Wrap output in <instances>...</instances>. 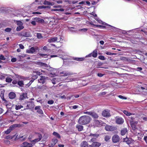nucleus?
Segmentation results:
<instances>
[{"label":"nucleus","instance_id":"obj_1","mask_svg":"<svg viewBox=\"0 0 147 147\" xmlns=\"http://www.w3.org/2000/svg\"><path fill=\"white\" fill-rule=\"evenodd\" d=\"M101 126H105V129H113L112 126L106 125L105 123L102 121H99L97 120H94L93 124L89 125L88 127L89 128H94L97 127H100Z\"/></svg>","mask_w":147,"mask_h":147},{"label":"nucleus","instance_id":"obj_2","mask_svg":"<svg viewBox=\"0 0 147 147\" xmlns=\"http://www.w3.org/2000/svg\"><path fill=\"white\" fill-rule=\"evenodd\" d=\"M91 119V118L89 116H83L80 117L78 122L80 124L86 125L90 122Z\"/></svg>","mask_w":147,"mask_h":147},{"label":"nucleus","instance_id":"obj_3","mask_svg":"<svg viewBox=\"0 0 147 147\" xmlns=\"http://www.w3.org/2000/svg\"><path fill=\"white\" fill-rule=\"evenodd\" d=\"M42 74V73L38 70H36L33 71L32 75V79L28 83V87L34 82V80L37 78L38 75L40 76Z\"/></svg>","mask_w":147,"mask_h":147},{"label":"nucleus","instance_id":"obj_4","mask_svg":"<svg viewBox=\"0 0 147 147\" xmlns=\"http://www.w3.org/2000/svg\"><path fill=\"white\" fill-rule=\"evenodd\" d=\"M36 64L40 67L42 68H47V69L51 71L52 70L53 68L47 65L46 63L41 62L40 61H37L36 62Z\"/></svg>","mask_w":147,"mask_h":147},{"label":"nucleus","instance_id":"obj_5","mask_svg":"<svg viewBox=\"0 0 147 147\" xmlns=\"http://www.w3.org/2000/svg\"><path fill=\"white\" fill-rule=\"evenodd\" d=\"M40 78L38 80V82L42 84H46V82L48 79V77L41 76H40Z\"/></svg>","mask_w":147,"mask_h":147},{"label":"nucleus","instance_id":"obj_6","mask_svg":"<svg viewBox=\"0 0 147 147\" xmlns=\"http://www.w3.org/2000/svg\"><path fill=\"white\" fill-rule=\"evenodd\" d=\"M40 49L37 47H32L28 50V53H33L35 52L38 51Z\"/></svg>","mask_w":147,"mask_h":147},{"label":"nucleus","instance_id":"obj_7","mask_svg":"<svg viewBox=\"0 0 147 147\" xmlns=\"http://www.w3.org/2000/svg\"><path fill=\"white\" fill-rule=\"evenodd\" d=\"M28 123L27 122H23L20 124H15L13 125H11L9 129H11L12 128L14 127H20L22 126H23L24 124H27Z\"/></svg>","mask_w":147,"mask_h":147},{"label":"nucleus","instance_id":"obj_8","mask_svg":"<svg viewBox=\"0 0 147 147\" xmlns=\"http://www.w3.org/2000/svg\"><path fill=\"white\" fill-rule=\"evenodd\" d=\"M106 25H96V27H99L100 28H102L103 29L110 30H115L114 28H113L111 27H107V26H106Z\"/></svg>","mask_w":147,"mask_h":147},{"label":"nucleus","instance_id":"obj_9","mask_svg":"<svg viewBox=\"0 0 147 147\" xmlns=\"http://www.w3.org/2000/svg\"><path fill=\"white\" fill-rule=\"evenodd\" d=\"M102 115L105 117H107L111 116L110 111L108 109H105L102 111Z\"/></svg>","mask_w":147,"mask_h":147},{"label":"nucleus","instance_id":"obj_10","mask_svg":"<svg viewBox=\"0 0 147 147\" xmlns=\"http://www.w3.org/2000/svg\"><path fill=\"white\" fill-rule=\"evenodd\" d=\"M59 73L61 74H63V76L64 77L72 75L74 74L73 73L68 71H61Z\"/></svg>","mask_w":147,"mask_h":147},{"label":"nucleus","instance_id":"obj_11","mask_svg":"<svg viewBox=\"0 0 147 147\" xmlns=\"http://www.w3.org/2000/svg\"><path fill=\"white\" fill-rule=\"evenodd\" d=\"M36 135L38 137V138L32 140L31 141V142L35 143L38 142L41 140L42 138V136L41 134L38 133H37L36 134Z\"/></svg>","mask_w":147,"mask_h":147},{"label":"nucleus","instance_id":"obj_12","mask_svg":"<svg viewBox=\"0 0 147 147\" xmlns=\"http://www.w3.org/2000/svg\"><path fill=\"white\" fill-rule=\"evenodd\" d=\"M124 142H125L128 144H129L134 142V140L131 138H128L127 137L123 139Z\"/></svg>","mask_w":147,"mask_h":147},{"label":"nucleus","instance_id":"obj_13","mask_svg":"<svg viewBox=\"0 0 147 147\" xmlns=\"http://www.w3.org/2000/svg\"><path fill=\"white\" fill-rule=\"evenodd\" d=\"M119 137L117 135H115L112 137V140L113 143H117L119 141Z\"/></svg>","mask_w":147,"mask_h":147},{"label":"nucleus","instance_id":"obj_14","mask_svg":"<svg viewBox=\"0 0 147 147\" xmlns=\"http://www.w3.org/2000/svg\"><path fill=\"white\" fill-rule=\"evenodd\" d=\"M124 122L123 119L120 117H117L116 118V122L119 124H122Z\"/></svg>","mask_w":147,"mask_h":147},{"label":"nucleus","instance_id":"obj_15","mask_svg":"<svg viewBox=\"0 0 147 147\" xmlns=\"http://www.w3.org/2000/svg\"><path fill=\"white\" fill-rule=\"evenodd\" d=\"M35 106L34 103L33 101H28V109L32 111Z\"/></svg>","mask_w":147,"mask_h":147},{"label":"nucleus","instance_id":"obj_16","mask_svg":"<svg viewBox=\"0 0 147 147\" xmlns=\"http://www.w3.org/2000/svg\"><path fill=\"white\" fill-rule=\"evenodd\" d=\"M5 90H4L1 89L0 90V96L3 100L5 101V102H7V101L4 98V94Z\"/></svg>","mask_w":147,"mask_h":147},{"label":"nucleus","instance_id":"obj_17","mask_svg":"<svg viewBox=\"0 0 147 147\" xmlns=\"http://www.w3.org/2000/svg\"><path fill=\"white\" fill-rule=\"evenodd\" d=\"M98 22L100 24H101L102 25H106V26H108L111 27H112L113 28H114L115 30H116L117 29H119L118 28H116L114 26H112L111 25H109L105 22H103L101 20H99Z\"/></svg>","mask_w":147,"mask_h":147},{"label":"nucleus","instance_id":"obj_18","mask_svg":"<svg viewBox=\"0 0 147 147\" xmlns=\"http://www.w3.org/2000/svg\"><path fill=\"white\" fill-rule=\"evenodd\" d=\"M33 20H35L37 22L39 23L43 24L45 22V21L43 19L39 18H33Z\"/></svg>","mask_w":147,"mask_h":147},{"label":"nucleus","instance_id":"obj_19","mask_svg":"<svg viewBox=\"0 0 147 147\" xmlns=\"http://www.w3.org/2000/svg\"><path fill=\"white\" fill-rule=\"evenodd\" d=\"M101 145L100 143L94 142H93L92 144L90 145H89V147H99Z\"/></svg>","mask_w":147,"mask_h":147},{"label":"nucleus","instance_id":"obj_20","mask_svg":"<svg viewBox=\"0 0 147 147\" xmlns=\"http://www.w3.org/2000/svg\"><path fill=\"white\" fill-rule=\"evenodd\" d=\"M58 40V38L56 37H52L50 38L48 40V42L49 43L55 42L56 41L57 42Z\"/></svg>","mask_w":147,"mask_h":147},{"label":"nucleus","instance_id":"obj_21","mask_svg":"<svg viewBox=\"0 0 147 147\" xmlns=\"http://www.w3.org/2000/svg\"><path fill=\"white\" fill-rule=\"evenodd\" d=\"M130 125L132 127V129H137L136 127V125L138 124V122L137 121H134L129 122Z\"/></svg>","mask_w":147,"mask_h":147},{"label":"nucleus","instance_id":"obj_22","mask_svg":"<svg viewBox=\"0 0 147 147\" xmlns=\"http://www.w3.org/2000/svg\"><path fill=\"white\" fill-rule=\"evenodd\" d=\"M16 96V94L13 92H11L9 94V97L11 99L14 98Z\"/></svg>","mask_w":147,"mask_h":147},{"label":"nucleus","instance_id":"obj_23","mask_svg":"<svg viewBox=\"0 0 147 147\" xmlns=\"http://www.w3.org/2000/svg\"><path fill=\"white\" fill-rule=\"evenodd\" d=\"M91 53H92V56L94 58L96 57L98 55L97 51L96 49H95Z\"/></svg>","mask_w":147,"mask_h":147},{"label":"nucleus","instance_id":"obj_24","mask_svg":"<svg viewBox=\"0 0 147 147\" xmlns=\"http://www.w3.org/2000/svg\"><path fill=\"white\" fill-rule=\"evenodd\" d=\"M63 61V64L66 65H68L69 64V63L71 62V60L70 58H69V59L64 60Z\"/></svg>","mask_w":147,"mask_h":147},{"label":"nucleus","instance_id":"obj_25","mask_svg":"<svg viewBox=\"0 0 147 147\" xmlns=\"http://www.w3.org/2000/svg\"><path fill=\"white\" fill-rule=\"evenodd\" d=\"M73 59L75 60L81 61H84L85 59V57H73Z\"/></svg>","mask_w":147,"mask_h":147},{"label":"nucleus","instance_id":"obj_26","mask_svg":"<svg viewBox=\"0 0 147 147\" xmlns=\"http://www.w3.org/2000/svg\"><path fill=\"white\" fill-rule=\"evenodd\" d=\"M8 74H5L1 73L0 74V80H4L5 77L8 76Z\"/></svg>","mask_w":147,"mask_h":147},{"label":"nucleus","instance_id":"obj_27","mask_svg":"<svg viewBox=\"0 0 147 147\" xmlns=\"http://www.w3.org/2000/svg\"><path fill=\"white\" fill-rule=\"evenodd\" d=\"M90 135L95 138H92L91 139V141L92 142L94 141L95 140V138H98L99 136V135L96 134H91Z\"/></svg>","mask_w":147,"mask_h":147},{"label":"nucleus","instance_id":"obj_28","mask_svg":"<svg viewBox=\"0 0 147 147\" xmlns=\"http://www.w3.org/2000/svg\"><path fill=\"white\" fill-rule=\"evenodd\" d=\"M60 57L62 59L63 61L64 60H66L67 59H69V58H70V57L67 55H65V54L61 55Z\"/></svg>","mask_w":147,"mask_h":147},{"label":"nucleus","instance_id":"obj_29","mask_svg":"<svg viewBox=\"0 0 147 147\" xmlns=\"http://www.w3.org/2000/svg\"><path fill=\"white\" fill-rule=\"evenodd\" d=\"M27 97L26 94L24 93L21 94L20 96V99L24 100Z\"/></svg>","mask_w":147,"mask_h":147},{"label":"nucleus","instance_id":"obj_30","mask_svg":"<svg viewBox=\"0 0 147 147\" xmlns=\"http://www.w3.org/2000/svg\"><path fill=\"white\" fill-rule=\"evenodd\" d=\"M138 29H139V28H135V29H132V30H131L127 31H126V30H122V33L123 34H127V32H131V31H134V30H138Z\"/></svg>","mask_w":147,"mask_h":147},{"label":"nucleus","instance_id":"obj_31","mask_svg":"<svg viewBox=\"0 0 147 147\" xmlns=\"http://www.w3.org/2000/svg\"><path fill=\"white\" fill-rule=\"evenodd\" d=\"M91 116L93 118L95 119H97L98 117V115L94 112H92Z\"/></svg>","mask_w":147,"mask_h":147},{"label":"nucleus","instance_id":"obj_32","mask_svg":"<svg viewBox=\"0 0 147 147\" xmlns=\"http://www.w3.org/2000/svg\"><path fill=\"white\" fill-rule=\"evenodd\" d=\"M13 14L14 16L18 17L20 16H24L22 15V13L21 12L18 11H16V13H14Z\"/></svg>","mask_w":147,"mask_h":147},{"label":"nucleus","instance_id":"obj_33","mask_svg":"<svg viewBox=\"0 0 147 147\" xmlns=\"http://www.w3.org/2000/svg\"><path fill=\"white\" fill-rule=\"evenodd\" d=\"M38 55L42 57H43L45 58H49V55L47 54L39 53Z\"/></svg>","mask_w":147,"mask_h":147},{"label":"nucleus","instance_id":"obj_34","mask_svg":"<svg viewBox=\"0 0 147 147\" xmlns=\"http://www.w3.org/2000/svg\"><path fill=\"white\" fill-rule=\"evenodd\" d=\"M81 147H89V145L88 146V144L86 142L84 141L82 144Z\"/></svg>","mask_w":147,"mask_h":147},{"label":"nucleus","instance_id":"obj_35","mask_svg":"<svg viewBox=\"0 0 147 147\" xmlns=\"http://www.w3.org/2000/svg\"><path fill=\"white\" fill-rule=\"evenodd\" d=\"M8 75H9L8 76H7V77L6 78L5 81L7 82L10 83L12 81V80L11 78L9 77V76H10V75L8 74Z\"/></svg>","mask_w":147,"mask_h":147},{"label":"nucleus","instance_id":"obj_36","mask_svg":"<svg viewBox=\"0 0 147 147\" xmlns=\"http://www.w3.org/2000/svg\"><path fill=\"white\" fill-rule=\"evenodd\" d=\"M123 112L127 116H130L132 115V113L128 112L126 110L123 111Z\"/></svg>","mask_w":147,"mask_h":147},{"label":"nucleus","instance_id":"obj_37","mask_svg":"<svg viewBox=\"0 0 147 147\" xmlns=\"http://www.w3.org/2000/svg\"><path fill=\"white\" fill-rule=\"evenodd\" d=\"M128 119L129 121V122L134 121V119L136 117L135 116H131L130 117H128Z\"/></svg>","mask_w":147,"mask_h":147},{"label":"nucleus","instance_id":"obj_38","mask_svg":"<svg viewBox=\"0 0 147 147\" xmlns=\"http://www.w3.org/2000/svg\"><path fill=\"white\" fill-rule=\"evenodd\" d=\"M111 136H106L105 137V140L106 142H108L109 140L111 139Z\"/></svg>","mask_w":147,"mask_h":147},{"label":"nucleus","instance_id":"obj_39","mask_svg":"<svg viewBox=\"0 0 147 147\" xmlns=\"http://www.w3.org/2000/svg\"><path fill=\"white\" fill-rule=\"evenodd\" d=\"M24 28L23 26H19L16 28V30L17 31H19Z\"/></svg>","mask_w":147,"mask_h":147},{"label":"nucleus","instance_id":"obj_40","mask_svg":"<svg viewBox=\"0 0 147 147\" xmlns=\"http://www.w3.org/2000/svg\"><path fill=\"white\" fill-rule=\"evenodd\" d=\"M99 86L97 85L96 86H92L91 87V88L94 89H95L96 90H99L98 88Z\"/></svg>","mask_w":147,"mask_h":147},{"label":"nucleus","instance_id":"obj_41","mask_svg":"<svg viewBox=\"0 0 147 147\" xmlns=\"http://www.w3.org/2000/svg\"><path fill=\"white\" fill-rule=\"evenodd\" d=\"M105 53L107 55H116V53H111L107 51H106Z\"/></svg>","mask_w":147,"mask_h":147},{"label":"nucleus","instance_id":"obj_42","mask_svg":"<svg viewBox=\"0 0 147 147\" xmlns=\"http://www.w3.org/2000/svg\"><path fill=\"white\" fill-rule=\"evenodd\" d=\"M98 58L99 59L102 60H105L106 59V58L105 57L102 55H100L98 57Z\"/></svg>","mask_w":147,"mask_h":147},{"label":"nucleus","instance_id":"obj_43","mask_svg":"<svg viewBox=\"0 0 147 147\" xmlns=\"http://www.w3.org/2000/svg\"><path fill=\"white\" fill-rule=\"evenodd\" d=\"M126 129H123L121 131V134L122 136L124 135L127 132Z\"/></svg>","mask_w":147,"mask_h":147},{"label":"nucleus","instance_id":"obj_44","mask_svg":"<svg viewBox=\"0 0 147 147\" xmlns=\"http://www.w3.org/2000/svg\"><path fill=\"white\" fill-rule=\"evenodd\" d=\"M53 134L59 138H60V135L56 132H54L53 133Z\"/></svg>","mask_w":147,"mask_h":147},{"label":"nucleus","instance_id":"obj_45","mask_svg":"<svg viewBox=\"0 0 147 147\" xmlns=\"http://www.w3.org/2000/svg\"><path fill=\"white\" fill-rule=\"evenodd\" d=\"M52 144H53L54 145H55L58 141V140L57 139L53 138V139H52Z\"/></svg>","mask_w":147,"mask_h":147},{"label":"nucleus","instance_id":"obj_46","mask_svg":"<svg viewBox=\"0 0 147 147\" xmlns=\"http://www.w3.org/2000/svg\"><path fill=\"white\" fill-rule=\"evenodd\" d=\"M18 84L20 86L22 87L24 85V83L23 81H20L18 82Z\"/></svg>","mask_w":147,"mask_h":147},{"label":"nucleus","instance_id":"obj_47","mask_svg":"<svg viewBox=\"0 0 147 147\" xmlns=\"http://www.w3.org/2000/svg\"><path fill=\"white\" fill-rule=\"evenodd\" d=\"M66 80H67V81L66 82H70V81H74L76 80V79L74 78H67L66 79Z\"/></svg>","mask_w":147,"mask_h":147},{"label":"nucleus","instance_id":"obj_48","mask_svg":"<svg viewBox=\"0 0 147 147\" xmlns=\"http://www.w3.org/2000/svg\"><path fill=\"white\" fill-rule=\"evenodd\" d=\"M28 143L26 142H25L23 143L22 144H21V147H27Z\"/></svg>","mask_w":147,"mask_h":147},{"label":"nucleus","instance_id":"obj_49","mask_svg":"<svg viewBox=\"0 0 147 147\" xmlns=\"http://www.w3.org/2000/svg\"><path fill=\"white\" fill-rule=\"evenodd\" d=\"M36 36L38 39H40L42 38V36L41 33H37L36 34Z\"/></svg>","mask_w":147,"mask_h":147},{"label":"nucleus","instance_id":"obj_50","mask_svg":"<svg viewBox=\"0 0 147 147\" xmlns=\"http://www.w3.org/2000/svg\"><path fill=\"white\" fill-rule=\"evenodd\" d=\"M23 106L21 105H16L15 109L16 110H18L19 109H21L22 107H23Z\"/></svg>","mask_w":147,"mask_h":147},{"label":"nucleus","instance_id":"obj_51","mask_svg":"<svg viewBox=\"0 0 147 147\" xmlns=\"http://www.w3.org/2000/svg\"><path fill=\"white\" fill-rule=\"evenodd\" d=\"M64 9L63 8H60L57 9H54V11H64Z\"/></svg>","mask_w":147,"mask_h":147},{"label":"nucleus","instance_id":"obj_52","mask_svg":"<svg viewBox=\"0 0 147 147\" xmlns=\"http://www.w3.org/2000/svg\"><path fill=\"white\" fill-rule=\"evenodd\" d=\"M57 79L55 78H54L51 80L53 84H55L56 83V81H57Z\"/></svg>","mask_w":147,"mask_h":147},{"label":"nucleus","instance_id":"obj_53","mask_svg":"<svg viewBox=\"0 0 147 147\" xmlns=\"http://www.w3.org/2000/svg\"><path fill=\"white\" fill-rule=\"evenodd\" d=\"M118 96L119 98L122 99L126 100L127 99V98L126 97L124 96L121 95H118Z\"/></svg>","mask_w":147,"mask_h":147},{"label":"nucleus","instance_id":"obj_54","mask_svg":"<svg viewBox=\"0 0 147 147\" xmlns=\"http://www.w3.org/2000/svg\"><path fill=\"white\" fill-rule=\"evenodd\" d=\"M16 136V135H14L13 137H12L10 136H8L6 137V138L7 139H12Z\"/></svg>","mask_w":147,"mask_h":147},{"label":"nucleus","instance_id":"obj_55","mask_svg":"<svg viewBox=\"0 0 147 147\" xmlns=\"http://www.w3.org/2000/svg\"><path fill=\"white\" fill-rule=\"evenodd\" d=\"M17 25L18 26H23L22 23L20 21H17Z\"/></svg>","mask_w":147,"mask_h":147},{"label":"nucleus","instance_id":"obj_56","mask_svg":"<svg viewBox=\"0 0 147 147\" xmlns=\"http://www.w3.org/2000/svg\"><path fill=\"white\" fill-rule=\"evenodd\" d=\"M11 29L9 28H7L5 29V31L7 32H10L11 31Z\"/></svg>","mask_w":147,"mask_h":147},{"label":"nucleus","instance_id":"obj_57","mask_svg":"<svg viewBox=\"0 0 147 147\" xmlns=\"http://www.w3.org/2000/svg\"><path fill=\"white\" fill-rule=\"evenodd\" d=\"M37 112L39 114H43V112L42 110L40 109L37 111Z\"/></svg>","mask_w":147,"mask_h":147},{"label":"nucleus","instance_id":"obj_58","mask_svg":"<svg viewBox=\"0 0 147 147\" xmlns=\"http://www.w3.org/2000/svg\"><path fill=\"white\" fill-rule=\"evenodd\" d=\"M76 129H83V127L82 125H77L76 126Z\"/></svg>","mask_w":147,"mask_h":147},{"label":"nucleus","instance_id":"obj_59","mask_svg":"<svg viewBox=\"0 0 147 147\" xmlns=\"http://www.w3.org/2000/svg\"><path fill=\"white\" fill-rule=\"evenodd\" d=\"M38 88H40V89H46L47 88V87L46 86L43 85L42 86H39Z\"/></svg>","mask_w":147,"mask_h":147},{"label":"nucleus","instance_id":"obj_60","mask_svg":"<svg viewBox=\"0 0 147 147\" xmlns=\"http://www.w3.org/2000/svg\"><path fill=\"white\" fill-rule=\"evenodd\" d=\"M11 129H7V130L5 131L4 132L5 134H9L11 131Z\"/></svg>","mask_w":147,"mask_h":147},{"label":"nucleus","instance_id":"obj_61","mask_svg":"<svg viewBox=\"0 0 147 147\" xmlns=\"http://www.w3.org/2000/svg\"><path fill=\"white\" fill-rule=\"evenodd\" d=\"M135 70L138 71H140L142 70V68L141 67H138L135 69Z\"/></svg>","mask_w":147,"mask_h":147},{"label":"nucleus","instance_id":"obj_62","mask_svg":"<svg viewBox=\"0 0 147 147\" xmlns=\"http://www.w3.org/2000/svg\"><path fill=\"white\" fill-rule=\"evenodd\" d=\"M88 30V29L86 28H83L82 29H80L78 30L79 31H83L84 32H86Z\"/></svg>","mask_w":147,"mask_h":147},{"label":"nucleus","instance_id":"obj_63","mask_svg":"<svg viewBox=\"0 0 147 147\" xmlns=\"http://www.w3.org/2000/svg\"><path fill=\"white\" fill-rule=\"evenodd\" d=\"M58 38V40H57V42H60L61 40L62 39V36L60 35L58 36V37H57Z\"/></svg>","mask_w":147,"mask_h":147},{"label":"nucleus","instance_id":"obj_64","mask_svg":"<svg viewBox=\"0 0 147 147\" xmlns=\"http://www.w3.org/2000/svg\"><path fill=\"white\" fill-rule=\"evenodd\" d=\"M47 103L50 105H52L54 103V101L53 100H50L48 101Z\"/></svg>","mask_w":147,"mask_h":147}]
</instances>
